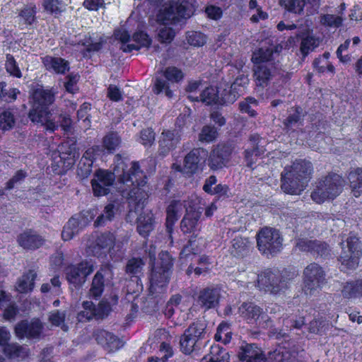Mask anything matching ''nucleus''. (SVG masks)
I'll use <instances>...</instances> for the list:
<instances>
[{
  "label": "nucleus",
  "mask_w": 362,
  "mask_h": 362,
  "mask_svg": "<svg viewBox=\"0 0 362 362\" xmlns=\"http://www.w3.org/2000/svg\"><path fill=\"white\" fill-rule=\"evenodd\" d=\"M15 124L14 115L10 110L0 114V128L3 131L11 129Z\"/></svg>",
  "instance_id": "864d4df0"
},
{
  "label": "nucleus",
  "mask_w": 362,
  "mask_h": 362,
  "mask_svg": "<svg viewBox=\"0 0 362 362\" xmlns=\"http://www.w3.org/2000/svg\"><path fill=\"white\" fill-rule=\"evenodd\" d=\"M341 252L338 257L339 268L344 272L356 269L361 256V242L355 235H349L341 243Z\"/></svg>",
  "instance_id": "423d86ee"
},
{
  "label": "nucleus",
  "mask_w": 362,
  "mask_h": 362,
  "mask_svg": "<svg viewBox=\"0 0 362 362\" xmlns=\"http://www.w3.org/2000/svg\"><path fill=\"white\" fill-rule=\"evenodd\" d=\"M303 290L307 295H313L326 283L325 272L316 263L308 264L303 272Z\"/></svg>",
  "instance_id": "f8f14e48"
},
{
  "label": "nucleus",
  "mask_w": 362,
  "mask_h": 362,
  "mask_svg": "<svg viewBox=\"0 0 362 362\" xmlns=\"http://www.w3.org/2000/svg\"><path fill=\"white\" fill-rule=\"evenodd\" d=\"M313 166L310 161L297 159L281 173V187L287 194H299L312 178Z\"/></svg>",
  "instance_id": "f03ea898"
},
{
  "label": "nucleus",
  "mask_w": 362,
  "mask_h": 362,
  "mask_svg": "<svg viewBox=\"0 0 362 362\" xmlns=\"http://www.w3.org/2000/svg\"><path fill=\"white\" fill-rule=\"evenodd\" d=\"M129 162L127 158L117 154L115 156L113 172L102 169L97 170L91 180V185L95 197L107 195L110 192L116 177L128 186H134L128 194L131 214L133 211L132 208L135 213L144 209L148 194L141 188L146 184V176L140 169L139 163L131 162V166L127 169Z\"/></svg>",
  "instance_id": "f257e3e1"
},
{
  "label": "nucleus",
  "mask_w": 362,
  "mask_h": 362,
  "mask_svg": "<svg viewBox=\"0 0 362 362\" xmlns=\"http://www.w3.org/2000/svg\"><path fill=\"white\" fill-rule=\"evenodd\" d=\"M183 206L182 203L179 200H173L168 206L165 225L169 233L172 232L173 226L178 219L179 214L182 211Z\"/></svg>",
  "instance_id": "473e14b6"
},
{
  "label": "nucleus",
  "mask_w": 362,
  "mask_h": 362,
  "mask_svg": "<svg viewBox=\"0 0 362 362\" xmlns=\"http://www.w3.org/2000/svg\"><path fill=\"white\" fill-rule=\"evenodd\" d=\"M3 351L9 358H23L26 355L25 348L17 343L8 344L4 347Z\"/></svg>",
  "instance_id": "c03bdc74"
},
{
  "label": "nucleus",
  "mask_w": 362,
  "mask_h": 362,
  "mask_svg": "<svg viewBox=\"0 0 362 362\" xmlns=\"http://www.w3.org/2000/svg\"><path fill=\"white\" fill-rule=\"evenodd\" d=\"M66 313L59 310H54L49 313V321L52 325L59 327L64 331L68 330V326L64 324Z\"/></svg>",
  "instance_id": "5fc2aeb1"
},
{
  "label": "nucleus",
  "mask_w": 362,
  "mask_h": 362,
  "mask_svg": "<svg viewBox=\"0 0 362 362\" xmlns=\"http://www.w3.org/2000/svg\"><path fill=\"white\" fill-rule=\"evenodd\" d=\"M83 310L78 314V320L80 322L90 320L95 317V313L93 310V303L90 301H84L83 303Z\"/></svg>",
  "instance_id": "680f3d73"
},
{
  "label": "nucleus",
  "mask_w": 362,
  "mask_h": 362,
  "mask_svg": "<svg viewBox=\"0 0 362 362\" xmlns=\"http://www.w3.org/2000/svg\"><path fill=\"white\" fill-rule=\"evenodd\" d=\"M43 64L47 70H52L57 74H64L69 70V62L61 57L46 56L43 58Z\"/></svg>",
  "instance_id": "2f4dec72"
},
{
  "label": "nucleus",
  "mask_w": 362,
  "mask_h": 362,
  "mask_svg": "<svg viewBox=\"0 0 362 362\" xmlns=\"http://www.w3.org/2000/svg\"><path fill=\"white\" fill-rule=\"evenodd\" d=\"M114 36L121 42L120 49L124 52H130L132 50H138L141 47H147L151 44V40L146 33L140 31L135 33L132 38L124 29H119L115 31Z\"/></svg>",
  "instance_id": "9b49d317"
},
{
  "label": "nucleus",
  "mask_w": 362,
  "mask_h": 362,
  "mask_svg": "<svg viewBox=\"0 0 362 362\" xmlns=\"http://www.w3.org/2000/svg\"><path fill=\"white\" fill-rule=\"evenodd\" d=\"M238 358L241 362H267V357L256 344H245L239 347Z\"/></svg>",
  "instance_id": "412c9836"
},
{
  "label": "nucleus",
  "mask_w": 362,
  "mask_h": 362,
  "mask_svg": "<svg viewBox=\"0 0 362 362\" xmlns=\"http://www.w3.org/2000/svg\"><path fill=\"white\" fill-rule=\"evenodd\" d=\"M348 179L354 196L360 197L362 194V168H358L350 172Z\"/></svg>",
  "instance_id": "58836bf2"
},
{
  "label": "nucleus",
  "mask_w": 362,
  "mask_h": 362,
  "mask_svg": "<svg viewBox=\"0 0 362 362\" xmlns=\"http://www.w3.org/2000/svg\"><path fill=\"white\" fill-rule=\"evenodd\" d=\"M259 325L262 328L269 329L271 335L275 336L276 338L277 339H280L284 336V334H282L281 330H279L278 329L274 327L272 320L267 315L262 316L261 321L259 322Z\"/></svg>",
  "instance_id": "052dcab7"
},
{
  "label": "nucleus",
  "mask_w": 362,
  "mask_h": 362,
  "mask_svg": "<svg viewBox=\"0 0 362 362\" xmlns=\"http://www.w3.org/2000/svg\"><path fill=\"white\" fill-rule=\"evenodd\" d=\"M257 105L258 102L255 98L247 97L244 101L239 103V108L242 112L247 113L251 117H255L257 112L252 108V106H257Z\"/></svg>",
  "instance_id": "13d9d810"
},
{
  "label": "nucleus",
  "mask_w": 362,
  "mask_h": 362,
  "mask_svg": "<svg viewBox=\"0 0 362 362\" xmlns=\"http://www.w3.org/2000/svg\"><path fill=\"white\" fill-rule=\"evenodd\" d=\"M37 276L36 272L30 270L27 274L22 276L17 282L16 289L20 293H26L33 289L34 281Z\"/></svg>",
  "instance_id": "ea45409f"
},
{
  "label": "nucleus",
  "mask_w": 362,
  "mask_h": 362,
  "mask_svg": "<svg viewBox=\"0 0 362 362\" xmlns=\"http://www.w3.org/2000/svg\"><path fill=\"white\" fill-rule=\"evenodd\" d=\"M233 149V146L227 144H219L214 146L209 156V167L213 170L226 167L230 159Z\"/></svg>",
  "instance_id": "dca6fc26"
},
{
  "label": "nucleus",
  "mask_w": 362,
  "mask_h": 362,
  "mask_svg": "<svg viewBox=\"0 0 362 362\" xmlns=\"http://www.w3.org/2000/svg\"><path fill=\"white\" fill-rule=\"evenodd\" d=\"M344 185V180L341 176L337 173H329L317 180L310 197L317 204L334 199L341 192Z\"/></svg>",
  "instance_id": "39448f33"
},
{
  "label": "nucleus",
  "mask_w": 362,
  "mask_h": 362,
  "mask_svg": "<svg viewBox=\"0 0 362 362\" xmlns=\"http://www.w3.org/2000/svg\"><path fill=\"white\" fill-rule=\"evenodd\" d=\"M220 298V288L210 286L199 290L197 294V303L202 308L208 310L218 305Z\"/></svg>",
  "instance_id": "6ab92c4d"
},
{
  "label": "nucleus",
  "mask_w": 362,
  "mask_h": 362,
  "mask_svg": "<svg viewBox=\"0 0 362 362\" xmlns=\"http://www.w3.org/2000/svg\"><path fill=\"white\" fill-rule=\"evenodd\" d=\"M218 136L217 129L211 125H204L199 134V141L210 143L216 139Z\"/></svg>",
  "instance_id": "de8ad7c7"
},
{
  "label": "nucleus",
  "mask_w": 362,
  "mask_h": 362,
  "mask_svg": "<svg viewBox=\"0 0 362 362\" xmlns=\"http://www.w3.org/2000/svg\"><path fill=\"white\" fill-rule=\"evenodd\" d=\"M341 293L344 298L348 299L362 297V279L343 283Z\"/></svg>",
  "instance_id": "72a5a7b5"
},
{
  "label": "nucleus",
  "mask_w": 362,
  "mask_h": 362,
  "mask_svg": "<svg viewBox=\"0 0 362 362\" xmlns=\"http://www.w3.org/2000/svg\"><path fill=\"white\" fill-rule=\"evenodd\" d=\"M5 69L10 75L16 77L21 78L22 76L21 71L18 67V65L15 60L14 57L10 54H6V61L5 63Z\"/></svg>",
  "instance_id": "4d7b16f0"
},
{
  "label": "nucleus",
  "mask_w": 362,
  "mask_h": 362,
  "mask_svg": "<svg viewBox=\"0 0 362 362\" xmlns=\"http://www.w3.org/2000/svg\"><path fill=\"white\" fill-rule=\"evenodd\" d=\"M230 253L238 258H242L250 252V242L247 238L236 237L231 241Z\"/></svg>",
  "instance_id": "c9c22d12"
},
{
  "label": "nucleus",
  "mask_w": 362,
  "mask_h": 362,
  "mask_svg": "<svg viewBox=\"0 0 362 362\" xmlns=\"http://www.w3.org/2000/svg\"><path fill=\"white\" fill-rule=\"evenodd\" d=\"M64 148V151L62 152L63 154H67L68 158L72 160L74 163L76 158L79 156V153L76 148V141L74 139H70L67 141L63 146Z\"/></svg>",
  "instance_id": "0e129e2a"
},
{
  "label": "nucleus",
  "mask_w": 362,
  "mask_h": 362,
  "mask_svg": "<svg viewBox=\"0 0 362 362\" xmlns=\"http://www.w3.org/2000/svg\"><path fill=\"white\" fill-rule=\"evenodd\" d=\"M343 18L340 16L324 14L320 17V23L325 26L337 28L342 24Z\"/></svg>",
  "instance_id": "6e6d98bb"
},
{
  "label": "nucleus",
  "mask_w": 362,
  "mask_h": 362,
  "mask_svg": "<svg viewBox=\"0 0 362 362\" xmlns=\"http://www.w3.org/2000/svg\"><path fill=\"white\" fill-rule=\"evenodd\" d=\"M249 83L248 78L244 74H240L232 83L230 89L222 96L223 103H233L238 98L244 93L245 88Z\"/></svg>",
  "instance_id": "5701e85b"
},
{
  "label": "nucleus",
  "mask_w": 362,
  "mask_h": 362,
  "mask_svg": "<svg viewBox=\"0 0 362 362\" xmlns=\"http://www.w3.org/2000/svg\"><path fill=\"white\" fill-rule=\"evenodd\" d=\"M280 2L287 11L297 14L302 13L305 6L303 0H280Z\"/></svg>",
  "instance_id": "3c124183"
},
{
  "label": "nucleus",
  "mask_w": 362,
  "mask_h": 362,
  "mask_svg": "<svg viewBox=\"0 0 362 362\" xmlns=\"http://www.w3.org/2000/svg\"><path fill=\"white\" fill-rule=\"evenodd\" d=\"M94 264L91 261L82 260L78 264H70L65 269L67 281L76 288H81L87 277L93 272Z\"/></svg>",
  "instance_id": "ddd939ff"
},
{
  "label": "nucleus",
  "mask_w": 362,
  "mask_h": 362,
  "mask_svg": "<svg viewBox=\"0 0 362 362\" xmlns=\"http://www.w3.org/2000/svg\"><path fill=\"white\" fill-rule=\"evenodd\" d=\"M157 72H160L163 78L173 85L180 82L184 78L182 71L175 66H169L165 70H160Z\"/></svg>",
  "instance_id": "79ce46f5"
},
{
  "label": "nucleus",
  "mask_w": 362,
  "mask_h": 362,
  "mask_svg": "<svg viewBox=\"0 0 362 362\" xmlns=\"http://www.w3.org/2000/svg\"><path fill=\"white\" fill-rule=\"evenodd\" d=\"M36 10L35 6H27L19 13V16L24 21V23L30 25L35 21Z\"/></svg>",
  "instance_id": "338daca9"
},
{
  "label": "nucleus",
  "mask_w": 362,
  "mask_h": 362,
  "mask_svg": "<svg viewBox=\"0 0 362 362\" xmlns=\"http://www.w3.org/2000/svg\"><path fill=\"white\" fill-rule=\"evenodd\" d=\"M33 105L28 112V118L34 123H40L50 132L58 129V122L52 119L48 107L54 101V94L51 90L38 88L32 93Z\"/></svg>",
  "instance_id": "7ed1b4c3"
},
{
  "label": "nucleus",
  "mask_w": 362,
  "mask_h": 362,
  "mask_svg": "<svg viewBox=\"0 0 362 362\" xmlns=\"http://www.w3.org/2000/svg\"><path fill=\"white\" fill-rule=\"evenodd\" d=\"M93 337L108 352H114L123 346V342L117 336L103 329H97Z\"/></svg>",
  "instance_id": "aec40b11"
},
{
  "label": "nucleus",
  "mask_w": 362,
  "mask_h": 362,
  "mask_svg": "<svg viewBox=\"0 0 362 362\" xmlns=\"http://www.w3.org/2000/svg\"><path fill=\"white\" fill-rule=\"evenodd\" d=\"M160 351L163 352L164 354L160 357L151 356L148 357L147 362H168V358L173 355V350L172 346L165 342L161 343L160 346Z\"/></svg>",
  "instance_id": "603ef678"
},
{
  "label": "nucleus",
  "mask_w": 362,
  "mask_h": 362,
  "mask_svg": "<svg viewBox=\"0 0 362 362\" xmlns=\"http://www.w3.org/2000/svg\"><path fill=\"white\" fill-rule=\"evenodd\" d=\"M207 156L208 152L206 149L194 148L185 156L183 167L177 165L175 169L186 174H194L199 170L201 162L204 161Z\"/></svg>",
  "instance_id": "a211bd4d"
},
{
  "label": "nucleus",
  "mask_w": 362,
  "mask_h": 362,
  "mask_svg": "<svg viewBox=\"0 0 362 362\" xmlns=\"http://www.w3.org/2000/svg\"><path fill=\"white\" fill-rule=\"evenodd\" d=\"M238 313L247 321H257L263 313V310L254 303L245 302L238 308Z\"/></svg>",
  "instance_id": "7c9ffc66"
},
{
  "label": "nucleus",
  "mask_w": 362,
  "mask_h": 362,
  "mask_svg": "<svg viewBox=\"0 0 362 362\" xmlns=\"http://www.w3.org/2000/svg\"><path fill=\"white\" fill-rule=\"evenodd\" d=\"M257 287L260 291L276 295L288 288V281L281 274L267 270L258 276Z\"/></svg>",
  "instance_id": "9d476101"
},
{
  "label": "nucleus",
  "mask_w": 362,
  "mask_h": 362,
  "mask_svg": "<svg viewBox=\"0 0 362 362\" xmlns=\"http://www.w3.org/2000/svg\"><path fill=\"white\" fill-rule=\"evenodd\" d=\"M253 77L257 86L266 87L281 73L273 63H260L253 66Z\"/></svg>",
  "instance_id": "f3484780"
},
{
  "label": "nucleus",
  "mask_w": 362,
  "mask_h": 362,
  "mask_svg": "<svg viewBox=\"0 0 362 362\" xmlns=\"http://www.w3.org/2000/svg\"><path fill=\"white\" fill-rule=\"evenodd\" d=\"M154 218L151 212L140 214L137 218V231L146 237L153 229Z\"/></svg>",
  "instance_id": "4c0bfd02"
},
{
  "label": "nucleus",
  "mask_w": 362,
  "mask_h": 362,
  "mask_svg": "<svg viewBox=\"0 0 362 362\" xmlns=\"http://www.w3.org/2000/svg\"><path fill=\"white\" fill-rule=\"evenodd\" d=\"M90 110V104L88 103H83L80 109L77 111V117L78 120H82L84 127H90V120L89 119L88 112Z\"/></svg>",
  "instance_id": "69168bd1"
},
{
  "label": "nucleus",
  "mask_w": 362,
  "mask_h": 362,
  "mask_svg": "<svg viewBox=\"0 0 362 362\" xmlns=\"http://www.w3.org/2000/svg\"><path fill=\"white\" fill-rule=\"evenodd\" d=\"M199 267H195L194 273L199 276L207 273L210 270V265L212 264L209 257L202 255L196 257Z\"/></svg>",
  "instance_id": "e2e57ef3"
},
{
  "label": "nucleus",
  "mask_w": 362,
  "mask_h": 362,
  "mask_svg": "<svg viewBox=\"0 0 362 362\" xmlns=\"http://www.w3.org/2000/svg\"><path fill=\"white\" fill-rule=\"evenodd\" d=\"M95 239L99 243L100 247L103 248L105 252L110 250L115 245V236L112 233L106 232L102 233Z\"/></svg>",
  "instance_id": "8fccbe9b"
},
{
  "label": "nucleus",
  "mask_w": 362,
  "mask_h": 362,
  "mask_svg": "<svg viewBox=\"0 0 362 362\" xmlns=\"http://www.w3.org/2000/svg\"><path fill=\"white\" fill-rule=\"evenodd\" d=\"M17 242L23 249L34 250L40 247L44 244L45 240L36 232L28 230L18 235Z\"/></svg>",
  "instance_id": "b1692460"
},
{
  "label": "nucleus",
  "mask_w": 362,
  "mask_h": 362,
  "mask_svg": "<svg viewBox=\"0 0 362 362\" xmlns=\"http://www.w3.org/2000/svg\"><path fill=\"white\" fill-rule=\"evenodd\" d=\"M9 297L3 291H0V309L4 308L3 317L6 320L13 321L18 313V306L15 303H8Z\"/></svg>",
  "instance_id": "f704fd0d"
},
{
  "label": "nucleus",
  "mask_w": 362,
  "mask_h": 362,
  "mask_svg": "<svg viewBox=\"0 0 362 362\" xmlns=\"http://www.w3.org/2000/svg\"><path fill=\"white\" fill-rule=\"evenodd\" d=\"M186 39L187 42L194 47H202L206 43L205 35L199 32H187Z\"/></svg>",
  "instance_id": "bf43d9fd"
},
{
  "label": "nucleus",
  "mask_w": 362,
  "mask_h": 362,
  "mask_svg": "<svg viewBox=\"0 0 362 362\" xmlns=\"http://www.w3.org/2000/svg\"><path fill=\"white\" fill-rule=\"evenodd\" d=\"M181 140L179 130H165L162 132L159 141V153L163 156L175 148Z\"/></svg>",
  "instance_id": "4be33fe9"
},
{
  "label": "nucleus",
  "mask_w": 362,
  "mask_h": 362,
  "mask_svg": "<svg viewBox=\"0 0 362 362\" xmlns=\"http://www.w3.org/2000/svg\"><path fill=\"white\" fill-rule=\"evenodd\" d=\"M188 98L192 101H202L206 105L220 103L224 105L222 98L219 100L218 91L215 88L208 87L206 88L199 96L194 95H189Z\"/></svg>",
  "instance_id": "c756f323"
},
{
  "label": "nucleus",
  "mask_w": 362,
  "mask_h": 362,
  "mask_svg": "<svg viewBox=\"0 0 362 362\" xmlns=\"http://www.w3.org/2000/svg\"><path fill=\"white\" fill-rule=\"evenodd\" d=\"M160 266L153 267L150 279V291L151 293H161L169 283L173 259L167 252H163L160 257Z\"/></svg>",
  "instance_id": "0eeeda50"
},
{
  "label": "nucleus",
  "mask_w": 362,
  "mask_h": 362,
  "mask_svg": "<svg viewBox=\"0 0 362 362\" xmlns=\"http://www.w3.org/2000/svg\"><path fill=\"white\" fill-rule=\"evenodd\" d=\"M319 44L320 41L317 38L308 35L301 40L300 52L303 56H306L310 52L317 47Z\"/></svg>",
  "instance_id": "09e8293b"
},
{
  "label": "nucleus",
  "mask_w": 362,
  "mask_h": 362,
  "mask_svg": "<svg viewBox=\"0 0 362 362\" xmlns=\"http://www.w3.org/2000/svg\"><path fill=\"white\" fill-rule=\"evenodd\" d=\"M93 214L89 211H83L72 216L64 226L62 237L64 240H69L85 228L93 220Z\"/></svg>",
  "instance_id": "4468645a"
},
{
  "label": "nucleus",
  "mask_w": 362,
  "mask_h": 362,
  "mask_svg": "<svg viewBox=\"0 0 362 362\" xmlns=\"http://www.w3.org/2000/svg\"><path fill=\"white\" fill-rule=\"evenodd\" d=\"M144 266L145 262L141 257H132L126 263L125 272L129 276L135 278L137 287L141 286L138 281L143 274Z\"/></svg>",
  "instance_id": "cd10ccee"
},
{
  "label": "nucleus",
  "mask_w": 362,
  "mask_h": 362,
  "mask_svg": "<svg viewBox=\"0 0 362 362\" xmlns=\"http://www.w3.org/2000/svg\"><path fill=\"white\" fill-rule=\"evenodd\" d=\"M257 245L262 255L273 256L281 250L283 238L278 230L266 227L257 234Z\"/></svg>",
  "instance_id": "6e6552de"
},
{
  "label": "nucleus",
  "mask_w": 362,
  "mask_h": 362,
  "mask_svg": "<svg viewBox=\"0 0 362 362\" xmlns=\"http://www.w3.org/2000/svg\"><path fill=\"white\" fill-rule=\"evenodd\" d=\"M259 135L253 134L250 136V141L252 142L253 147L252 149H246L245 151V159L246 165L253 169V165L257 161V158L263 153V149L259 148L257 141H259Z\"/></svg>",
  "instance_id": "e433bc0d"
},
{
  "label": "nucleus",
  "mask_w": 362,
  "mask_h": 362,
  "mask_svg": "<svg viewBox=\"0 0 362 362\" xmlns=\"http://www.w3.org/2000/svg\"><path fill=\"white\" fill-rule=\"evenodd\" d=\"M185 18V7L181 4H175L160 10L157 16L158 21L163 25L171 24L177 17Z\"/></svg>",
  "instance_id": "393cba45"
},
{
  "label": "nucleus",
  "mask_w": 362,
  "mask_h": 362,
  "mask_svg": "<svg viewBox=\"0 0 362 362\" xmlns=\"http://www.w3.org/2000/svg\"><path fill=\"white\" fill-rule=\"evenodd\" d=\"M184 207L186 213L180 222V229L185 234H191L196 238L202 229L201 216L204 208L196 204H192L193 200L185 201Z\"/></svg>",
  "instance_id": "1a4fd4ad"
},
{
  "label": "nucleus",
  "mask_w": 362,
  "mask_h": 362,
  "mask_svg": "<svg viewBox=\"0 0 362 362\" xmlns=\"http://www.w3.org/2000/svg\"><path fill=\"white\" fill-rule=\"evenodd\" d=\"M44 329V324L37 318L30 321L23 320L18 322L14 327L16 336L20 339H40Z\"/></svg>",
  "instance_id": "2eb2a0df"
},
{
  "label": "nucleus",
  "mask_w": 362,
  "mask_h": 362,
  "mask_svg": "<svg viewBox=\"0 0 362 362\" xmlns=\"http://www.w3.org/2000/svg\"><path fill=\"white\" fill-rule=\"evenodd\" d=\"M273 50L270 48L261 47L253 52L252 57V62L254 65L260 63H272Z\"/></svg>",
  "instance_id": "37998d69"
},
{
  "label": "nucleus",
  "mask_w": 362,
  "mask_h": 362,
  "mask_svg": "<svg viewBox=\"0 0 362 362\" xmlns=\"http://www.w3.org/2000/svg\"><path fill=\"white\" fill-rule=\"evenodd\" d=\"M297 353L280 347L268 354L267 362H296Z\"/></svg>",
  "instance_id": "c85d7f7f"
},
{
  "label": "nucleus",
  "mask_w": 362,
  "mask_h": 362,
  "mask_svg": "<svg viewBox=\"0 0 362 362\" xmlns=\"http://www.w3.org/2000/svg\"><path fill=\"white\" fill-rule=\"evenodd\" d=\"M119 209L118 204L109 203L104 209L103 213L98 216L94 225L96 227L103 225L105 221H112Z\"/></svg>",
  "instance_id": "a19ab883"
},
{
  "label": "nucleus",
  "mask_w": 362,
  "mask_h": 362,
  "mask_svg": "<svg viewBox=\"0 0 362 362\" xmlns=\"http://www.w3.org/2000/svg\"><path fill=\"white\" fill-rule=\"evenodd\" d=\"M209 355L214 360V362H230L228 351L219 345L212 346Z\"/></svg>",
  "instance_id": "a18cd8bd"
},
{
  "label": "nucleus",
  "mask_w": 362,
  "mask_h": 362,
  "mask_svg": "<svg viewBox=\"0 0 362 362\" xmlns=\"http://www.w3.org/2000/svg\"><path fill=\"white\" fill-rule=\"evenodd\" d=\"M43 6L47 12L57 15L62 11L63 6L59 0H44Z\"/></svg>",
  "instance_id": "774afa93"
},
{
  "label": "nucleus",
  "mask_w": 362,
  "mask_h": 362,
  "mask_svg": "<svg viewBox=\"0 0 362 362\" xmlns=\"http://www.w3.org/2000/svg\"><path fill=\"white\" fill-rule=\"evenodd\" d=\"M110 272V267L107 265H103L95 273L93 278L91 286L89 290V294L92 298L98 299L101 296L105 288L104 277Z\"/></svg>",
  "instance_id": "a878e982"
},
{
  "label": "nucleus",
  "mask_w": 362,
  "mask_h": 362,
  "mask_svg": "<svg viewBox=\"0 0 362 362\" xmlns=\"http://www.w3.org/2000/svg\"><path fill=\"white\" fill-rule=\"evenodd\" d=\"M206 328V323L202 320L191 323L180 336V351L185 355L199 351L203 346V341L208 337Z\"/></svg>",
  "instance_id": "20e7f679"
},
{
  "label": "nucleus",
  "mask_w": 362,
  "mask_h": 362,
  "mask_svg": "<svg viewBox=\"0 0 362 362\" xmlns=\"http://www.w3.org/2000/svg\"><path fill=\"white\" fill-rule=\"evenodd\" d=\"M120 143L121 139L117 133L110 132L103 138V146L110 153H112L119 146Z\"/></svg>",
  "instance_id": "49530a36"
},
{
  "label": "nucleus",
  "mask_w": 362,
  "mask_h": 362,
  "mask_svg": "<svg viewBox=\"0 0 362 362\" xmlns=\"http://www.w3.org/2000/svg\"><path fill=\"white\" fill-rule=\"evenodd\" d=\"M175 85L171 84L163 78L160 72H156L153 79L152 91L157 95L166 97L168 99L174 98Z\"/></svg>",
  "instance_id": "bb28decb"
}]
</instances>
